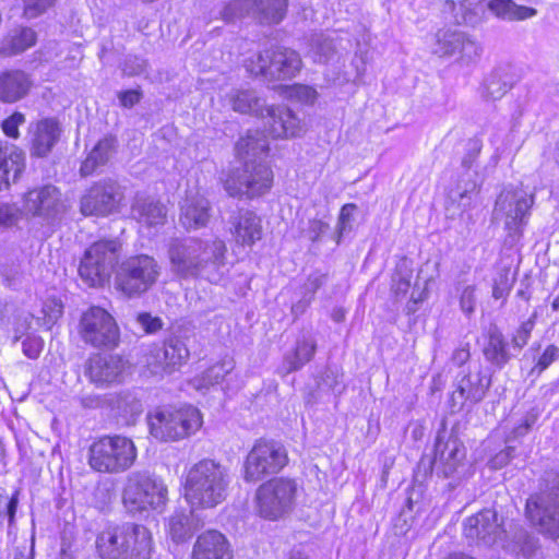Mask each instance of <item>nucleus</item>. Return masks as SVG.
I'll return each mask as SVG.
<instances>
[{"mask_svg": "<svg viewBox=\"0 0 559 559\" xmlns=\"http://www.w3.org/2000/svg\"><path fill=\"white\" fill-rule=\"evenodd\" d=\"M241 167L231 169L223 180L224 189L233 198H255L266 193L273 181V173L266 164L269 152L266 139L259 133H249L235 146Z\"/></svg>", "mask_w": 559, "mask_h": 559, "instance_id": "1", "label": "nucleus"}, {"mask_svg": "<svg viewBox=\"0 0 559 559\" xmlns=\"http://www.w3.org/2000/svg\"><path fill=\"white\" fill-rule=\"evenodd\" d=\"M226 246L219 239L175 238L168 246L171 271L181 278L206 276L210 281L225 264Z\"/></svg>", "mask_w": 559, "mask_h": 559, "instance_id": "2", "label": "nucleus"}, {"mask_svg": "<svg viewBox=\"0 0 559 559\" xmlns=\"http://www.w3.org/2000/svg\"><path fill=\"white\" fill-rule=\"evenodd\" d=\"M230 477L222 464L203 459L186 475L185 498L192 508H214L227 497Z\"/></svg>", "mask_w": 559, "mask_h": 559, "instance_id": "3", "label": "nucleus"}, {"mask_svg": "<svg viewBox=\"0 0 559 559\" xmlns=\"http://www.w3.org/2000/svg\"><path fill=\"white\" fill-rule=\"evenodd\" d=\"M229 103L237 112L262 117L265 131L273 138H294L300 131V121L284 106L266 107L265 100L254 90H238L230 94Z\"/></svg>", "mask_w": 559, "mask_h": 559, "instance_id": "4", "label": "nucleus"}, {"mask_svg": "<svg viewBox=\"0 0 559 559\" xmlns=\"http://www.w3.org/2000/svg\"><path fill=\"white\" fill-rule=\"evenodd\" d=\"M535 194L518 187H504L497 195L491 213L492 223H503L506 242L514 245L523 236Z\"/></svg>", "mask_w": 559, "mask_h": 559, "instance_id": "5", "label": "nucleus"}, {"mask_svg": "<svg viewBox=\"0 0 559 559\" xmlns=\"http://www.w3.org/2000/svg\"><path fill=\"white\" fill-rule=\"evenodd\" d=\"M136 460L133 441L122 436H105L88 450V464L99 473L118 474L129 469Z\"/></svg>", "mask_w": 559, "mask_h": 559, "instance_id": "6", "label": "nucleus"}, {"mask_svg": "<svg viewBox=\"0 0 559 559\" xmlns=\"http://www.w3.org/2000/svg\"><path fill=\"white\" fill-rule=\"evenodd\" d=\"M150 433L159 441H177L194 433L202 425L198 408H157L147 415Z\"/></svg>", "mask_w": 559, "mask_h": 559, "instance_id": "7", "label": "nucleus"}, {"mask_svg": "<svg viewBox=\"0 0 559 559\" xmlns=\"http://www.w3.org/2000/svg\"><path fill=\"white\" fill-rule=\"evenodd\" d=\"M166 499L167 488L148 473L133 472L127 476L122 502L129 513L136 514L148 509L156 510L164 507Z\"/></svg>", "mask_w": 559, "mask_h": 559, "instance_id": "8", "label": "nucleus"}, {"mask_svg": "<svg viewBox=\"0 0 559 559\" xmlns=\"http://www.w3.org/2000/svg\"><path fill=\"white\" fill-rule=\"evenodd\" d=\"M483 142L478 138L468 139L465 144V154L462 158V166L466 169L464 174L447 191L444 209L447 216L454 218L461 215L472 202V195L478 191L479 183L471 174L475 160L480 154Z\"/></svg>", "mask_w": 559, "mask_h": 559, "instance_id": "9", "label": "nucleus"}, {"mask_svg": "<svg viewBox=\"0 0 559 559\" xmlns=\"http://www.w3.org/2000/svg\"><path fill=\"white\" fill-rule=\"evenodd\" d=\"M117 240H99L90 246L79 266L81 278L90 286H103L109 281L120 255Z\"/></svg>", "mask_w": 559, "mask_h": 559, "instance_id": "10", "label": "nucleus"}, {"mask_svg": "<svg viewBox=\"0 0 559 559\" xmlns=\"http://www.w3.org/2000/svg\"><path fill=\"white\" fill-rule=\"evenodd\" d=\"M245 67L252 75H262L269 80L294 78L301 68L299 55L292 49L275 47L265 49L248 58Z\"/></svg>", "mask_w": 559, "mask_h": 559, "instance_id": "11", "label": "nucleus"}, {"mask_svg": "<svg viewBox=\"0 0 559 559\" xmlns=\"http://www.w3.org/2000/svg\"><path fill=\"white\" fill-rule=\"evenodd\" d=\"M159 276V266L154 258L140 254L123 261L116 272V287L128 297L147 292Z\"/></svg>", "mask_w": 559, "mask_h": 559, "instance_id": "12", "label": "nucleus"}, {"mask_svg": "<svg viewBox=\"0 0 559 559\" xmlns=\"http://www.w3.org/2000/svg\"><path fill=\"white\" fill-rule=\"evenodd\" d=\"M287 452L282 444L260 439L246 457L243 478L248 483H257L269 475L278 473L287 464Z\"/></svg>", "mask_w": 559, "mask_h": 559, "instance_id": "13", "label": "nucleus"}, {"mask_svg": "<svg viewBox=\"0 0 559 559\" xmlns=\"http://www.w3.org/2000/svg\"><path fill=\"white\" fill-rule=\"evenodd\" d=\"M297 484L288 478H273L262 484L257 490L260 514L269 520H276L289 512L295 503Z\"/></svg>", "mask_w": 559, "mask_h": 559, "instance_id": "14", "label": "nucleus"}, {"mask_svg": "<svg viewBox=\"0 0 559 559\" xmlns=\"http://www.w3.org/2000/svg\"><path fill=\"white\" fill-rule=\"evenodd\" d=\"M22 211L25 215L38 218L41 224L52 226L61 219L66 204L60 189L48 183L35 187L24 194Z\"/></svg>", "mask_w": 559, "mask_h": 559, "instance_id": "15", "label": "nucleus"}, {"mask_svg": "<svg viewBox=\"0 0 559 559\" xmlns=\"http://www.w3.org/2000/svg\"><path fill=\"white\" fill-rule=\"evenodd\" d=\"M123 198L122 187L117 180L103 178L81 197L80 210L84 216H107L118 211Z\"/></svg>", "mask_w": 559, "mask_h": 559, "instance_id": "16", "label": "nucleus"}, {"mask_svg": "<svg viewBox=\"0 0 559 559\" xmlns=\"http://www.w3.org/2000/svg\"><path fill=\"white\" fill-rule=\"evenodd\" d=\"M83 341L94 347H114L119 340V329L109 312L100 307H91L80 321Z\"/></svg>", "mask_w": 559, "mask_h": 559, "instance_id": "17", "label": "nucleus"}, {"mask_svg": "<svg viewBox=\"0 0 559 559\" xmlns=\"http://www.w3.org/2000/svg\"><path fill=\"white\" fill-rule=\"evenodd\" d=\"M431 51L438 57L459 55L463 62L469 63L480 57L483 49L468 34L457 29L441 28L433 35Z\"/></svg>", "mask_w": 559, "mask_h": 559, "instance_id": "18", "label": "nucleus"}, {"mask_svg": "<svg viewBox=\"0 0 559 559\" xmlns=\"http://www.w3.org/2000/svg\"><path fill=\"white\" fill-rule=\"evenodd\" d=\"M490 385L491 376L481 367L466 373H459L449 400L451 412H460L467 402L471 404L481 402Z\"/></svg>", "mask_w": 559, "mask_h": 559, "instance_id": "19", "label": "nucleus"}, {"mask_svg": "<svg viewBox=\"0 0 559 559\" xmlns=\"http://www.w3.org/2000/svg\"><path fill=\"white\" fill-rule=\"evenodd\" d=\"M467 539L484 546L503 545L507 531L503 519L493 509H484L464 521Z\"/></svg>", "mask_w": 559, "mask_h": 559, "instance_id": "20", "label": "nucleus"}, {"mask_svg": "<svg viewBox=\"0 0 559 559\" xmlns=\"http://www.w3.org/2000/svg\"><path fill=\"white\" fill-rule=\"evenodd\" d=\"M436 475L449 478L459 473L466 459V449L462 441L445 429L438 431L435 442Z\"/></svg>", "mask_w": 559, "mask_h": 559, "instance_id": "21", "label": "nucleus"}, {"mask_svg": "<svg viewBox=\"0 0 559 559\" xmlns=\"http://www.w3.org/2000/svg\"><path fill=\"white\" fill-rule=\"evenodd\" d=\"M189 355L183 336L173 332L165 338L162 348L151 353L146 364L153 374L171 373L188 360Z\"/></svg>", "mask_w": 559, "mask_h": 559, "instance_id": "22", "label": "nucleus"}, {"mask_svg": "<svg viewBox=\"0 0 559 559\" xmlns=\"http://www.w3.org/2000/svg\"><path fill=\"white\" fill-rule=\"evenodd\" d=\"M127 361L118 355H94L86 364L85 374L98 388L121 383Z\"/></svg>", "mask_w": 559, "mask_h": 559, "instance_id": "23", "label": "nucleus"}, {"mask_svg": "<svg viewBox=\"0 0 559 559\" xmlns=\"http://www.w3.org/2000/svg\"><path fill=\"white\" fill-rule=\"evenodd\" d=\"M192 559H233L234 552L227 537L216 530H209L197 537Z\"/></svg>", "mask_w": 559, "mask_h": 559, "instance_id": "24", "label": "nucleus"}, {"mask_svg": "<svg viewBox=\"0 0 559 559\" xmlns=\"http://www.w3.org/2000/svg\"><path fill=\"white\" fill-rule=\"evenodd\" d=\"M526 513L539 532L556 539L559 538V502L548 503L546 497L537 502H526Z\"/></svg>", "mask_w": 559, "mask_h": 559, "instance_id": "25", "label": "nucleus"}, {"mask_svg": "<svg viewBox=\"0 0 559 559\" xmlns=\"http://www.w3.org/2000/svg\"><path fill=\"white\" fill-rule=\"evenodd\" d=\"M124 536L123 559H151L154 549L153 537L146 526L124 523Z\"/></svg>", "mask_w": 559, "mask_h": 559, "instance_id": "26", "label": "nucleus"}, {"mask_svg": "<svg viewBox=\"0 0 559 559\" xmlns=\"http://www.w3.org/2000/svg\"><path fill=\"white\" fill-rule=\"evenodd\" d=\"M61 127L57 119L45 118L39 120L34 129L31 154L37 157H46L59 141Z\"/></svg>", "mask_w": 559, "mask_h": 559, "instance_id": "27", "label": "nucleus"}, {"mask_svg": "<svg viewBox=\"0 0 559 559\" xmlns=\"http://www.w3.org/2000/svg\"><path fill=\"white\" fill-rule=\"evenodd\" d=\"M204 526V521L194 511L174 512L167 522V531L173 542L176 544L185 543L193 534Z\"/></svg>", "mask_w": 559, "mask_h": 559, "instance_id": "28", "label": "nucleus"}, {"mask_svg": "<svg viewBox=\"0 0 559 559\" xmlns=\"http://www.w3.org/2000/svg\"><path fill=\"white\" fill-rule=\"evenodd\" d=\"M118 140L116 136L106 135L100 139L87 154L86 158L82 162L80 167V175L82 177L92 176L99 168L107 165V163L116 154Z\"/></svg>", "mask_w": 559, "mask_h": 559, "instance_id": "29", "label": "nucleus"}, {"mask_svg": "<svg viewBox=\"0 0 559 559\" xmlns=\"http://www.w3.org/2000/svg\"><path fill=\"white\" fill-rule=\"evenodd\" d=\"M231 233L237 243L251 246L261 239L262 227L260 218L251 211H240L231 217Z\"/></svg>", "mask_w": 559, "mask_h": 559, "instance_id": "30", "label": "nucleus"}, {"mask_svg": "<svg viewBox=\"0 0 559 559\" xmlns=\"http://www.w3.org/2000/svg\"><path fill=\"white\" fill-rule=\"evenodd\" d=\"M131 213L139 223L148 227L164 225L167 217V210L163 203L143 195H136Z\"/></svg>", "mask_w": 559, "mask_h": 559, "instance_id": "31", "label": "nucleus"}, {"mask_svg": "<svg viewBox=\"0 0 559 559\" xmlns=\"http://www.w3.org/2000/svg\"><path fill=\"white\" fill-rule=\"evenodd\" d=\"M24 156L14 146H0V190L8 189L24 170Z\"/></svg>", "mask_w": 559, "mask_h": 559, "instance_id": "32", "label": "nucleus"}, {"mask_svg": "<svg viewBox=\"0 0 559 559\" xmlns=\"http://www.w3.org/2000/svg\"><path fill=\"white\" fill-rule=\"evenodd\" d=\"M210 203L203 197L187 198L181 206L180 223L186 229L206 226L210 219Z\"/></svg>", "mask_w": 559, "mask_h": 559, "instance_id": "33", "label": "nucleus"}, {"mask_svg": "<svg viewBox=\"0 0 559 559\" xmlns=\"http://www.w3.org/2000/svg\"><path fill=\"white\" fill-rule=\"evenodd\" d=\"M32 81L20 70L10 71L0 75V99L14 103L23 98L29 91Z\"/></svg>", "mask_w": 559, "mask_h": 559, "instance_id": "34", "label": "nucleus"}, {"mask_svg": "<svg viewBox=\"0 0 559 559\" xmlns=\"http://www.w3.org/2000/svg\"><path fill=\"white\" fill-rule=\"evenodd\" d=\"M445 10H450L459 25L475 26L481 21L485 10L483 0H445Z\"/></svg>", "mask_w": 559, "mask_h": 559, "instance_id": "35", "label": "nucleus"}, {"mask_svg": "<svg viewBox=\"0 0 559 559\" xmlns=\"http://www.w3.org/2000/svg\"><path fill=\"white\" fill-rule=\"evenodd\" d=\"M124 524L102 532L96 539V548L102 559H123Z\"/></svg>", "mask_w": 559, "mask_h": 559, "instance_id": "36", "label": "nucleus"}, {"mask_svg": "<svg viewBox=\"0 0 559 559\" xmlns=\"http://www.w3.org/2000/svg\"><path fill=\"white\" fill-rule=\"evenodd\" d=\"M251 15L264 24H277L285 14L287 0H246Z\"/></svg>", "mask_w": 559, "mask_h": 559, "instance_id": "37", "label": "nucleus"}, {"mask_svg": "<svg viewBox=\"0 0 559 559\" xmlns=\"http://www.w3.org/2000/svg\"><path fill=\"white\" fill-rule=\"evenodd\" d=\"M317 350V343L312 338L302 337L296 343V347L285 354L281 370L284 374L301 369L309 362Z\"/></svg>", "mask_w": 559, "mask_h": 559, "instance_id": "38", "label": "nucleus"}, {"mask_svg": "<svg viewBox=\"0 0 559 559\" xmlns=\"http://www.w3.org/2000/svg\"><path fill=\"white\" fill-rule=\"evenodd\" d=\"M483 354L486 360L497 368H502L511 359L508 343L497 326L489 329L487 343L483 348Z\"/></svg>", "mask_w": 559, "mask_h": 559, "instance_id": "39", "label": "nucleus"}, {"mask_svg": "<svg viewBox=\"0 0 559 559\" xmlns=\"http://www.w3.org/2000/svg\"><path fill=\"white\" fill-rule=\"evenodd\" d=\"M36 32L27 26L11 29L3 38L0 51L7 56L19 55L36 44Z\"/></svg>", "mask_w": 559, "mask_h": 559, "instance_id": "40", "label": "nucleus"}, {"mask_svg": "<svg viewBox=\"0 0 559 559\" xmlns=\"http://www.w3.org/2000/svg\"><path fill=\"white\" fill-rule=\"evenodd\" d=\"M511 87L512 81L509 73L502 68H497L485 79L481 95L487 100H497Z\"/></svg>", "mask_w": 559, "mask_h": 559, "instance_id": "41", "label": "nucleus"}, {"mask_svg": "<svg viewBox=\"0 0 559 559\" xmlns=\"http://www.w3.org/2000/svg\"><path fill=\"white\" fill-rule=\"evenodd\" d=\"M109 408L122 416L133 417L143 412V404L134 392L124 390L110 393Z\"/></svg>", "mask_w": 559, "mask_h": 559, "instance_id": "42", "label": "nucleus"}, {"mask_svg": "<svg viewBox=\"0 0 559 559\" xmlns=\"http://www.w3.org/2000/svg\"><path fill=\"white\" fill-rule=\"evenodd\" d=\"M488 9L497 16L507 20H525L536 15L534 8L518 5L512 0H491Z\"/></svg>", "mask_w": 559, "mask_h": 559, "instance_id": "43", "label": "nucleus"}, {"mask_svg": "<svg viewBox=\"0 0 559 559\" xmlns=\"http://www.w3.org/2000/svg\"><path fill=\"white\" fill-rule=\"evenodd\" d=\"M309 52L314 62L326 63L337 52L335 39L325 34H316L311 37Z\"/></svg>", "mask_w": 559, "mask_h": 559, "instance_id": "44", "label": "nucleus"}, {"mask_svg": "<svg viewBox=\"0 0 559 559\" xmlns=\"http://www.w3.org/2000/svg\"><path fill=\"white\" fill-rule=\"evenodd\" d=\"M328 273L320 271L310 273L302 286L304 296L296 305L293 306V311L304 312L306 308L311 304L317 290H319L328 282Z\"/></svg>", "mask_w": 559, "mask_h": 559, "instance_id": "45", "label": "nucleus"}, {"mask_svg": "<svg viewBox=\"0 0 559 559\" xmlns=\"http://www.w3.org/2000/svg\"><path fill=\"white\" fill-rule=\"evenodd\" d=\"M235 368L233 359H223L222 361L207 368L200 379H195V388L202 389L214 385L224 380V378Z\"/></svg>", "mask_w": 559, "mask_h": 559, "instance_id": "46", "label": "nucleus"}, {"mask_svg": "<svg viewBox=\"0 0 559 559\" xmlns=\"http://www.w3.org/2000/svg\"><path fill=\"white\" fill-rule=\"evenodd\" d=\"M546 497L548 503H559V472L546 471L540 484V491L527 501L537 502Z\"/></svg>", "mask_w": 559, "mask_h": 559, "instance_id": "47", "label": "nucleus"}, {"mask_svg": "<svg viewBox=\"0 0 559 559\" xmlns=\"http://www.w3.org/2000/svg\"><path fill=\"white\" fill-rule=\"evenodd\" d=\"M412 270L407 265V260H402L392 278V292L396 298L404 297L411 287Z\"/></svg>", "mask_w": 559, "mask_h": 559, "instance_id": "48", "label": "nucleus"}, {"mask_svg": "<svg viewBox=\"0 0 559 559\" xmlns=\"http://www.w3.org/2000/svg\"><path fill=\"white\" fill-rule=\"evenodd\" d=\"M245 15H251L246 0H233L219 10V17L226 23H234Z\"/></svg>", "mask_w": 559, "mask_h": 559, "instance_id": "49", "label": "nucleus"}, {"mask_svg": "<svg viewBox=\"0 0 559 559\" xmlns=\"http://www.w3.org/2000/svg\"><path fill=\"white\" fill-rule=\"evenodd\" d=\"M357 211V205L354 203H347L342 206L338 222H337V236L336 242L340 243L341 238L344 234L348 233L353 228L354 214Z\"/></svg>", "mask_w": 559, "mask_h": 559, "instance_id": "50", "label": "nucleus"}, {"mask_svg": "<svg viewBox=\"0 0 559 559\" xmlns=\"http://www.w3.org/2000/svg\"><path fill=\"white\" fill-rule=\"evenodd\" d=\"M23 15L28 19H36L46 13L55 5L57 0H22Z\"/></svg>", "mask_w": 559, "mask_h": 559, "instance_id": "51", "label": "nucleus"}, {"mask_svg": "<svg viewBox=\"0 0 559 559\" xmlns=\"http://www.w3.org/2000/svg\"><path fill=\"white\" fill-rule=\"evenodd\" d=\"M44 324L50 329L63 313V304L57 298H48L43 306Z\"/></svg>", "mask_w": 559, "mask_h": 559, "instance_id": "52", "label": "nucleus"}, {"mask_svg": "<svg viewBox=\"0 0 559 559\" xmlns=\"http://www.w3.org/2000/svg\"><path fill=\"white\" fill-rule=\"evenodd\" d=\"M536 313H533L532 317L523 322L515 333L512 336V346L519 350H521L528 342L531 333L535 325Z\"/></svg>", "mask_w": 559, "mask_h": 559, "instance_id": "53", "label": "nucleus"}, {"mask_svg": "<svg viewBox=\"0 0 559 559\" xmlns=\"http://www.w3.org/2000/svg\"><path fill=\"white\" fill-rule=\"evenodd\" d=\"M22 212L15 204H0V227L11 228L15 226L21 219Z\"/></svg>", "mask_w": 559, "mask_h": 559, "instance_id": "54", "label": "nucleus"}, {"mask_svg": "<svg viewBox=\"0 0 559 559\" xmlns=\"http://www.w3.org/2000/svg\"><path fill=\"white\" fill-rule=\"evenodd\" d=\"M433 473L436 474L433 456L423 455L414 472V480L419 484L420 487Z\"/></svg>", "mask_w": 559, "mask_h": 559, "instance_id": "55", "label": "nucleus"}, {"mask_svg": "<svg viewBox=\"0 0 559 559\" xmlns=\"http://www.w3.org/2000/svg\"><path fill=\"white\" fill-rule=\"evenodd\" d=\"M330 225L321 219L312 218L308 221L307 227L302 228L301 234L311 242H318L321 236L325 234Z\"/></svg>", "mask_w": 559, "mask_h": 559, "instance_id": "56", "label": "nucleus"}, {"mask_svg": "<svg viewBox=\"0 0 559 559\" xmlns=\"http://www.w3.org/2000/svg\"><path fill=\"white\" fill-rule=\"evenodd\" d=\"M558 358H559V348L554 344L548 345L545 348L544 353L538 358L536 365L532 368L531 373H534L535 371H537V374H540Z\"/></svg>", "mask_w": 559, "mask_h": 559, "instance_id": "57", "label": "nucleus"}, {"mask_svg": "<svg viewBox=\"0 0 559 559\" xmlns=\"http://www.w3.org/2000/svg\"><path fill=\"white\" fill-rule=\"evenodd\" d=\"M146 69V61L138 56H128L122 64V73L127 76H136Z\"/></svg>", "mask_w": 559, "mask_h": 559, "instance_id": "58", "label": "nucleus"}, {"mask_svg": "<svg viewBox=\"0 0 559 559\" xmlns=\"http://www.w3.org/2000/svg\"><path fill=\"white\" fill-rule=\"evenodd\" d=\"M17 503L19 500L16 495L9 497L7 495L0 493V520L7 516L9 519V523L12 524L14 521Z\"/></svg>", "mask_w": 559, "mask_h": 559, "instance_id": "59", "label": "nucleus"}, {"mask_svg": "<svg viewBox=\"0 0 559 559\" xmlns=\"http://www.w3.org/2000/svg\"><path fill=\"white\" fill-rule=\"evenodd\" d=\"M475 286L468 285L464 287V289L461 293L460 296V307L461 310L467 314L471 316L475 311L476 306V296H475Z\"/></svg>", "mask_w": 559, "mask_h": 559, "instance_id": "60", "label": "nucleus"}, {"mask_svg": "<svg viewBox=\"0 0 559 559\" xmlns=\"http://www.w3.org/2000/svg\"><path fill=\"white\" fill-rule=\"evenodd\" d=\"M25 122V117L23 114L15 111L9 118L3 120L2 130L3 132L10 136L16 139L19 136V127Z\"/></svg>", "mask_w": 559, "mask_h": 559, "instance_id": "61", "label": "nucleus"}, {"mask_svg": "<svg viewBox=\"0 0 559 559\" xmlns=\"http://www.w3.org/2000/svg\"><path fill=\"white\" fill-rule=\"evenodd\" d=\"M110 393L106 394H85L80 397V403L84 408H109Z\"/></svg>", "mask_w": 559, "mask_h": 559, "instance_id": "62", "label": "nucleus"}, {"mask_svg": "<svg viewBox=\"0 0 559 559\" xmlns=\"http://www.w3.org/2000/svg\"><path fill=\"white\" fill-rule=\"evenodd\" d=\"M43 341L37 336H27L22 342V349L25 356L31 359H36L39 357L43 349Z\"/></svg>", "mask_w": 559, "mask_h": 559, "instance_id": "63", "label": "nucleus"}, {"mask_svg": "<svg viewBox=\"0 0 559 559\" xmlns=\"http://www.w3.org/2000/svg\"><path fill=\"white\" fill-rule=\"evenodd\" d=\"M136 321L146 333H155L163 328L162 320L158 317H152L148 312L139 313Z\"/></svg>", "mask_w": 559, "mask_h": 559, "instance_id": "64", "label": "nucleus"}]
</instances>
